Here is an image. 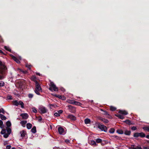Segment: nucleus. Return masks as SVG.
<instances>
[{
    "label": "nucleus",
    "instance_id": "nucleus-1",
    "mask_svg": "<svg viewBox=\"0 0 149 149\" xmlns=\"http://www.w3.org/2000/svg\"><path fill=\"white\" fill-rule=\"evenodd\" d=\"M36 88L35 90V93L38 95H40V92H42V89L40 84L37 81H35Z\"/></svg>",
    "mask_w": 149,
    "mask_h": 149
},
{
    "label": "nucleus",
    "instance_id": "nucleus-2",
    "mask_svg": "<svg viewBox=\"0 0 149 149\" xmlns=\"http://www.w3.org/2000/svg\"><path fill=\"white\" fill-rule=\"evenodd\" d=\"M118 112L120 114L116 115V116L119 118L121 119H123L124 118V116L128 114L127 112L124 110H119Z\"/></svg>",
    "mask_w": 149,
    "mask_h": 149
},
{
    "label": "nucleus",
    "instance_id": "nucleus-3",
    "mask_svg": "<svg viewBox=\"0 0 149 149\" xmlns=\"http://www.w3.org/2000/svg\"><path fill=\"white\" fill-rule=\"evenodd\" d=\"M7 68L5 65L4 63L0 61V73L3 74L5 73Z\"/></svg>",
    "mask_w": 149,
    "mask_h": 149
},
{
    "label": "nucleus",
    "instance_id": "nucleus-4",
    "mask_svg": "<svg viewBox=\"0 0 149 149\" xmlns=\"http://www.w3.org/2000/svg\"><path fill=\"white\" fill-rule=\"evenodd\" d=\"M49 86V90L51 91H52L53 90L55 91H57L58 90V88L56 87L55 85L53 82H50Z\"/></svg>",
    "mask_w": 149,
    "mask_h": 149
},
{
    "label": "nucleus",
    "instance_id": "nucleus-5",
    "mask_svg": "<svg viewBox=\"0 0 149 149\" xmlns=\"http://www.w3.org/2000/svg\"><path fill=\"white\" fill-rule=\"evenodd\" d=\"M12 103L13 104L15 105L18 106V105H20L22 108H24V104L22 101H20L18 102L17 100H14L12 101Z\"/></svg>",
    "mask_w": 149,
    "mask_h": 149
},
{
    "label": "nucleus",
    "instance_id": "nucleus-6",
    "mask_svg": "<svg viewBox=\"0 0 149 149\" xmlns=\"http://www.w3.org/2000/svg\"><path fill=\"white\" fill-rule=\"evenodd\" d=\"M38 110L41 113H45L47 112V109L45 107L40 106L38 108Z\"/></svg>",
    "mask_w": 149,
    "mask_h": 149
},
{
    "label": "nucleus",
    "instance_id": "nucleus-7",
    "mask_svg": "<svg viewBox=\"0 0 149 149\" xmlns=\"http://www.w3.org/2000/svg\"><path fill=\"white\" fill-rule=\"evenodd\" d=\"M98 127L102 131H104L105 132H107V127L103 125L99 124Z\"/></svg>",
    "mask_w": 149,
    "mask_h": 149
},
{
    "label": "nucleus",
    "instance_id": "nucleus-8",
    "mask_svg": "<svg viewBox=\"0 0 149 149\" xmlns=\"http://www.w3.org/2000/svg\"><path fill=\"white\" fill-rule=\"evenodd\" d=\"M68 109L69 111L72 113H74L76 111L75 108L71 105H68Z\"/></svg>",
    "mask_w": 149,
    "mask_h": 149
},
{
    "label": "nucleus",
    "instance_id": "nucleus-9",
    "mask_svg": "<svg viewBox=\"0 0 149 149\" xmlns=\"http://www.w3.org/2000/svg\"><path fill=\"white\" fill-rule=\"evenodd\" d=\"M58 132L60 134H65L63 129L61 127H60L58 129Z\"/></svg>",
    "mask_w": 149,
    "mask_h": 149
},
{
    "label": "nucleus",
    "instance_id": "nucleus-10",
    "mask_svg": "<svg viewBox=\"0 0 149 149\" xmlns=\"http://www.w3.org/2000/svg\"><path fill=\"white\" fill-rule=\"evenodd\" d=\"M20 116L22 117V118L24 119H27L29 116L28 114L26 113L22 114H21Z\"/></svg>",
    "mask_w": 149,
    "mask_h": 149
},
{
    "label": "nucleus",
    "instance_id": "nucleus-11",
    "mask_svg": "<svg viewBox=\"0 0 149 149\" xmlns=\"http://www.w3.org/2000/svg\"><path fill=\"white\" fill-rule=\"evenodd\" d=\"M21 134V136L22 137H24L26 134V132L24 130H22L20 132Z\"/></svg>",
    "mask_w": 149,
    "mask_h": 149
},
{
    "label": "nucleus",
    "instance_id": "nucleus-12",
    "mask_svg": "<svg viewBox=\"0 0 149 149\" xmlns=\"http://www.w3.org/2000/svg\"><path fill=\"white\" fill-rule=\"evenodd\" d=\"M142 129L145 131H147L149 132V126H145L142 127Z\"/></svg>",
    "mask_w": 149,
    "mask_h": 149
},
{
    "label": "nucleus",
    "instance_id": "nucleus-13",
    "mask_svg": "<svg viewBox=\"0 0 149 149\" xmlns=\"http://www.w3.org/2000/svg\"><path fill=\"white\" fill-rule=\"evenodd\" d=\"M12 58L17 63H20V61L15 56H12Z\"/></svg>",
    "mask_w": 149,
    "mask_h": 149
},
{
    "label": "nucleus",
    "instance_id": "nucleus-14",
    "mask_svg": "<svg viewBox=\"0 0 149 149\" xmlns=\"http://www.w3.org/2000/svg\"><path fill=\"white\" fill-rule=\"evenodd\" d=\"M27 121L26 120H23L20 122L21 124L23 127H25V125Z\"/></svg>",
    "mask_w": 149,
    "mask_h": 149
},
{
    "label": "nucleus",
    "instance_id": "nucleus-15",
    "mask_svg": "<svg viewBox=\"0 0 149 149\" xmlns=\"http://www.w3.org/2000/svg\"><path fill=\"white\" fill-rule=\"evenodd\" d=\"M139 137L141 138H143L146 137V134L143 132L139 133Z\"/></svg>",
    "mask_w": 149,
    "mask_h": 149
},
{
    "label": "nucleus",
    "instance_id": "nucleus-16",
    "mask_svg": "<svg viewBox=\"0 0 149 149\" xmlns=\"http://www.w3.org/2000/svg\"><path fill=\"white\" fill-rule=\"evenodd\" d=\"M68 117L70 119L72 120H74L76 119V117L72 115H69Z\"/></svg>",
    "mask_w": 149,
    "mask_h": 149
},
{
    "label": "nucleus",
    "instance_id": "nucleus-17",
    "mask_svg": "<svg viewBox=\"0 0 149 149\" xmlns=\"http://www.w3.org/2000/svg\"><path fill=\"white\" fill-rule=\"evenodd\" d=\"M84 122L86 124H89L91 122V120L87 118L85 119Z\"/></svg>",
    "mask_w": 149,
    "mask_h": 149
},
{
    "label": "nucleus",
    "instance_id": "nucleus-18",
    "mask_svg": "<svg viewBox=\"0 0 149 149\" xmlns=\"http://www.w3.org/2000/svg\"><path fill=\"white\" fill-rule=\"evenodd\" d=\"M66 102L70 104H73L74 103V100H71L70 99H68L67 100Z\"/></svg>",
    "mask_w": 149,
    "mask_h": 149
},
{
    "label": "nucleus",
    "instance_id": "nucleus-19",
    "mask_svg": "<svg viewBox=\"0 0 149 149\" xmlns=\"http://www.w3.org/2000/svg\"><path fill=\"white\" fill-rule=\"evenodd\" d=\"M32 127V125L30 123H28L26 124V127L28 129H31Z\"/></svg>",
    "mask_w": 149,
    "mask_h": 149
},
{
    "label": "nucleus",
    "instance_id": "nucleus-20",
    "mask_svg": "<svg viewBox=\"0 0 149 149\" xmlns=\"http://www.w3.org/2000/svg\"><path fill=\"white\" fill-rule=\"evenodd\" d=\"M0 118L2 120H5L6 119V116L1 114H0Z\"/></svg>",
    "mask_w": 149,
    "mask_h": 149
},
{
    "label": "nucleus",
    "instance_id": "nucleus-21",
    "mask_svg": "<svg viewBox=\"0 0 149 149\" xmlns=\"http://www.w3.org/2000/svg\"><path fill=\"white\" fill-rule=\"evenodd\" d=\"M90 143L92 145L96 146H97V144L96 142L93 140L91 141L90 142Z\"/></svg>",
    "mask_w": 149,
    "mask_h": 149
},
{
    "label": "nucleus",
    "instance_id": "nucleus-22",
    "mask_svg": "<svg viewBox=\"0 0 149 149\" xmlns=\"http://www.w3.org/2000/svg\"><path fill=\"white\" fill-rule=\"evenodd\" d=\"M31 131L32 132L34 133H36V127L35 126L33 127L31 129Z\"/></svg>",
    "mask_w": 149,
    "mask_h": 149
},
{
    "label": "nucleus",
    "instance_id": "nucleus-23",
    "mask_svg": "<svg viewBox=\"0 0 149 149\" xmlns=\"http://www.w3.org/2000/svg\"><path fill=\"white\" fill-rule=\"evenodd\" d=\"M134 145H131V149L132 148L133 149H142L140 147H136L134 148Z\"/></svg>",
    "mask_w": 149,
    "mask_h": 149
},
{
    "label": "nucleus",
    "instance_id": "nucleus-24",
    "mask_svg": "<svg viewBox=\"0 0 149 149\" xmlns=\"http://www.w3.org/2000/svg\"><path fill=\"white\" fill-rule=\"evenodd\" d=\"M124 133L127 135H130V131L125 130V131Z\"/></svg>",
    "mask_w": 149,
    "mask_h": 149
},
{
    "label": "nucleus",
    "instance_id": "nucleus-25",
    "mask_svg": "<svg viewBox=\"0 0 149 149\" xmlns=\"http://www.w3.org/2000/svg\"><path fill=\"white\" fill-rule=\"evenodd\" d=\"M6 125L8 127H10L11 125V123L9 121H7L6 123Z\"/></svg>",
    "mask_w": 149,
    "mask_h": 149
},
{
    "label": "nucleus",
    "instance_id": "nucleus-26",
    "mask_svg": "<svg viewBox=\"0 0 149 149\" xmlns=\"http://www.w3.org/2000/svg\"><path fill=\"white\" fill-rule=\"evenodd\" d=\"M4 126L3 121L1 120H0V127L3 128L4 127Z\"/></svg>",
    "mask_w": 149,
    "mask_h": 149
},
{
    "label": "nucleus",
    "instance_id": "nucleus-27",
    "mask_svg": "<svg viewBox=\"0 0 149 149\" xmlns=\"http://www.w3.org/2000/svg\"><path fill=\"white\" fill-rule=\"evenodd\" d=\"M116 108L113 106H111L110 107V109L111 111H115L116 110Z\"/></svg>",
    "mask_w": 149,
    "mask_h": 149
},
{
    "label": "nucleus",
    "instance_id": "nucleus-28",
    "mask_svg": "<svg viewBox=\"0 0 149 149\" xmlns=\"http://www.w3.org/2000/svg\"><path fill=\"white\" fill-rule=\"evenodd\" d=\"M139 133L138 132H136L134 134V137H139Z\"/></svg>",
    "mask_w": 149,
    "mask_h": 149
},
{
    "label": "nucleus",
    "instance_id": "nucleus-29",
    "mask_svg": "<svg viewBox=\"0 0 149 149\" xmlns=\"http://www.w3.org/2000/svg\"><path fill=\"white\" fill-rule=\"evenodd\" d=\"M96 142L97 143H100L102 142V140L100 139H97L95 140Z\"/></svg>",
    "mask_w": 149,
    "mask_h": 149
},
{
    "label": "nucleus",
    "instance_id": "nucleus-30",
    "mask_svg": "<svg viewBox=\"0 0 149 149\" xmlns=\"http://www.w3.org/2000/svg\"><path fill=\"white\" fill-rule=\"evenodd\" d=\"M73 104L77 105H80L81 104L79 102H77L74 100V103Z\"/></svg>",
    "mask_w": 149,
    "mask_h": 149
},
{
    "label": "nucleus",
    "instance_id": "nucleus-31",
    "mask_svg": "<svg viewBox=\"0 0 149 149\" xmlns=\"http://www.w3.org/2000/svg\"><path fill=\"white\" fill-rule=\"evenodd\" d=\"M7 133H8L9 135L10 134L11 132V130L10 128H8V130H7Z\"/></svg>",
    "mask_w": 149,
    "mask_h": 149
},
{
    "label": "nucleus",
    "instance_id": "nucleus-32",
    "mask_svg": "<svg viewBox=\"0 0 149 149\" xmlns=\"http://www.w3.org/2000/svg\"><path fill=\"white\" fill-rule=\"evenodd\" d=\"M52 95L56 97H58L60 99H61V98H62V96L61 95H54L53 94H52Z\"/></svg>",
    "mask_w": 149,
    "mask_h": 149
},
{
    "label": "nucleus",
    "instance_id": "nucleus-33",
    "mask_svg": "<svg viewBox=\"0 0 149 149\" xmlns=\"http://www.w3.org/2000/svg\"><path fill=\"white\" fill-rule=\"evenodd\" d=\"M6 132V130L5 129H3L1 132V133L2 134H3Z\"/></svg>",
    "mask_w": 149,
    "mask_h": 149
},
{
    "label": "nucleus",
    "instance_id": "nucleus-34",
    "mask_svg": "<svg viewBox=\"0 0 149 149\" xmlns=\"http://www.w3.org/2000/svg\"><path fill=\"white\" fill-rule=\"evenodd\" d=\"M18 70H19V72H22V73L24 74L26 73L27 72V71H26L25 70L24 71L20 69H18Z\"/></svg>",
    "mask_w": 149,
    "mask_h": 149
},
{
    "label": "nucleus",
    "instance_id": "nucleus-35",
    "mask_svg": "<svg viewBox=\"0 0 149 149\" xmlns=\"http://www.w3.org/2000/svg\"><path fill=\"white\" fill-rule=\"evenodd\" d=\"M32 111L33 112L35 113H36L37 112V110L35 107H33L32 108Z\"/></svg>",
    "mask_w": 149,
    "mask_h": 149
},
{
    "label": "nucleus",
    "instance_id": "nucleus-36",
    "mask_svg": "<svg viewBox=\"0 0 149 149\" xmlns=\"http://www.w3.org/2000/svg\"><path fill=\"white\" fill-rule=\"evenodd\" d=\"M9 134L8 133H6V132L3 134V137L5 138H7L9 136Z\"/></svg>",
    "mask_w": 149,
    "mask_h": 149
},
{
    "label": "nucleus",
    "instance_id": "nucleus-37",
    "mask_svg": "<svg viewBox=\"0 0 149 149\" xmlns=\"http://www.w3.org/2000/svg\"><path fill=\"white\" fill-rule=\"evenodd\" d=\"M4 47L5 49L6 50H8V51H10V50H10V48H9V47H7V46H5Z\"/></svg>",
    "mask_w": 149,
    "mask_h": 149
},
{
    "label": "nucleus",
    "instance_id": "nucleus-38",
    "mask_svg": "<svg viewBox=\"0 0 149 149\" xmlns=\"http://www.w3.org/2000/svg\"><path fill=\"white\" fill-rule=\"evenodd\" d=\"M124 122H125L126 123L130 125V121L128 120H125Z\"/></svg>",
    "mask_w": 149,
    "mask_h": 149
},
{
    "label": "nucleus",
    "instance_id": "nucleus-39",
    "mask_svg": "<svg viewBox=\"0 0 149 149\" xmlns=\"http://www.w3.org/2000/svg\"><path fill=\"white\" fill-rule=\"evenodd\" d=\"M137 129V128L136 126L131 127V130H135Z\"/></svg>",
    "mask_w": 149,
    "mask_h": 149
},
{
    "label": "nucleus",
    "instance_id": "nucleus-40",
    "mask_svg": "<svg viewBox=\"0 0 149 149\" xmlns=\"http://www.w3.org/2000/svg\"><path fill=\"white\" fill-rule=\"evenodd\" d=\"M12 97L11 95H8L7 97V99L8 100H11L12 99Z\"/></svg>",
    "mask_w": 149,
    "mask_h": 149
},
{
    "label": "nucleus",
    "instance_id": "nucleus-41",
    "mask_svg": "<svg viewBox=\"0 0 149 149\" xmlns=\"http://www.w3.org/2000/svg\"><path fill=\"white\" fill-rule=\"evenodd\" d=\"M117 132L119 134H122L123 133V131L120 130H118Z\"/></svg>",
    "mask_w": 149,
    "mask_h": 149
},
{
    "label": "nucleus",
    "instance_id": "nucleus-42",
    "mask_svg": "<svg viewBox=\"0 0 149 149\" xmlns=\"http://www.w3.org/2000/svg\"><path fill=\"white\" fill-rule=\"evenodd\" d=\"M114 131H115L112 128V129H111L110 130L109 132L111 133H113L114 132Z\"/></svg>",
    "mask_w": 149,
    "mask_h": 149
},
{
    "label": "nucleus",
    "instance_id": "nucleus-43",
    "mask_svg": "<svg viewBox=\"0 0 149 149\" xmlns=\"http://www.w3.org/2000/svg\"><path fill=\"white\" fill-rule=\"evenodd\" d=\"M4 83L3 81H0V86H4Z\"/></svg>",
    "mask_w": 149,
    "mask_h": 149
},
{
    "label": "nucleus",
    "instance_id": "nucleus-44",
    "mask_svg": "<svg viewBox=\"0 0 149 149\" xmlns=\"http://www.w3.org/2000/svg\"><path fill=\"white\" fill-rule=\"evenodd\" d=\"M31 79L32 80L34 81L35 82L36 81H37L36 80V77H35L34 76L32 77L31 78Z\"/></svg>",
    "mask_w": 149,
    "mask_h": 149
},
{
    "label": "nucleus",
    "instance_id": "nucleus-45",
    "mask_svg": "<svg viewBox=\"0 0 149 149\" xmlns=\"http://www.w3.org/2000/svg\"><path fill=\"white\" fill-rule=\"evenodd\" d=\"M33 96V95L31 94H29L28 95V97L29 98H32Z\"/></svg>",
    "mask_w": 149,
    "mask_h": 149
},
{
    "label": "nucleus",
    "instance_id": "nucleus-46",
    "mask_svg": "<svg viewBox=\"0 0 149 149\" xmlns=\"http://www.w3.org/2000/svg\"><path fill=\"white\" fill-rule=\"evenodd\" d=\"M54 115L56 116H60V114L58 112H56L54 113Z\"/></svg>",
    "mask_w": 149,
    "mask_h": 149
},
{
    "label": "nucleus",
    "instance_id": "nucleus-47",
    "mask_svg": "<svg viewBox=\"0 0 149 149\" xmlns=\"http://www.w3.org/2000/svg\"><path fill=\"white\" fill-rule=\"evenodd\" d=\"M103 122L105 123H108L109 121L107 119L105 118L104 119Z\"/></svg>",
    "mask_w": 149,
    "mask_h": 149
},
{
    "label": "nucleus",
    "instance_id": "nucleus-48",
    "mask_svg": "<svg viewBox=\"0 0 149 149\" xmlns=\"http://www.w3.org/2000/svg\"><path fill=\"white\" fill-rule=\"evenodd\" d=\"M11 146L10 145H7L6 146V149H10Z\"/></svg>",
    "mask_w": 149,
    "mask_h": 149
},
{
    "label": "nucleus",
    "instance_id": "nucleus-49",
    "mask_svg": "<svg viewBox=\"0 0 149 149\" xmlns=\"http://www.w3.org/2000/svg\"><path fill=\"white\" fill-rule=\"evenodd\" d=\"M104 113L103 114L105 115H109L108 112L106 111H104Z\"/></svg>",
    "mask_w": 149,
    "mask_h": 149
},
{
    "label": "nucleus",
    "instance_id": "nucleus-50",
    "mask_svg": "<svg viewBox=\"0 0 149 149\" xmlns=\"http://www.w3.org/2000/svg\"><path fill=\"white\" fill-rule=\"evenodd\" d=\"M38 121L39 122H40L42 120V118L41 116H39L38 117Z\"/></svg>",
    "mask_w": 149,
    "mask_h": 149
},
{
    "label": "nucleus",
    "instance_id": "nucleus-51",
    "mask_svg": "<svg viewBox=\"0 0 149 149\" xmlns=\"http://www.w3.org/2000/svg\"><path fill=\"white\" fill-rule=\"evenodd\" d=\"M26 67H27L30 70L31 69V65H26Z\"/></svg>",
    "mask_w": 149,
    "mask_h": 149
},
{
    "label": "nucleus",
    "instance_id": "nucleus-52",
    "mask_svg": "<svg viewBox=\"0 0 149 149\" xmlns=\"http://www.w3.org/2000/svg\"><path fill=\"white\" fill-rule=\"evenodd\" d=\"M63 112V111L61 110H60L57 111V112L59 113V114H61Z\"/></svg>",
    "mask_w": 149,
    "mask_h": 149
},
{
    "label": "nucleus",
    "instance_id": "nucleus-53",
    "mask_svg": "<svg viewBox=\"0 0 149 149\" xmlns=\"http://www.w3.org/2000/svg\"><path fill=\"white\" fill-rule=\"evenodd\" d=\"M65 141L67 143H70V141L68 139H66Z\"/></svg>",
    "mask_w": 149,
    "mask_h": 149
},
{
    "label": "nucleus",
    "instance_id": "nucleus-54",
    "mask_svg": "<svg viewBox=\"0 0 149 149\" xmlns=\"http://www.w3.org/2000/svg\"><path fill=\"white\" fill-rule=\"evenodd\" d=\"M1 112L3 114H4L5 111L3 109H2L1 110Z\"/></svg>",
    "mask_w": 149,
    "mask_h": 149
},
{
    "label": "nucleus",
    "instance_id": "nucleus-55",
    "mask_svg": "<svg viewBox=\"0 0 149 149\" xmlns=\"http://www.w3.org/2000/svg\"><path fill=\"white\" fill-rule=\"evenodd\" d=\"M143 148L144 149H149V146L144 147Z\"/></svg>",
    "mask_w": 149,
    "mask_h": 149
},
{
    "label": "nucleus",
    "instance_id": "nucleus-56",
    "mask_svg": "<svg viewBox=\"0 0 149 149\" xmlns=\"http://www.w3.org/2000/svg\"><path fill=\"white\" fill-rule=\"evenodd\" d=\"M114 137L116 139H120V138L119 137H118V136H114Z\"/></svg>",
    "mask_w": 149,
    "mask_h": 149
},
{
    "label": "nucleus",
    "instance_id": "nucleus-57",
    "mask_svg": "<svg viewBox=\"0 0 149 149\" xmlns=\"http://www.w3.org/2000/svg\"><path fill=\"white\" fill-rule=\"evenodd\" d=\"M61 99L63 100H65V97L64 96H62V98H61Z\"/></svg>",
    "mask_w": 149,
    "mask_h": 149
},
{
    "label": "nucleus",
    "instance_id": "nucleus-58",
    "mask_svg": "<svg viewBox=\"0 0 149 149\" xmlns=\"http://www.w3.org/2000/svg\"><path fill=\"white\" fill-rule=\"evenodd\" d=\"M104 119L105 118H100V120L102 121L103 122Z\"/></svg>",
    "mask_w": 149,
    "mask_h": 149
},
{
    "label": "nucleus",
    "instance_id": "nucleus-59",
    "mask_svg": "<svg viewBox=\"0 0 149 149\" xmlns=\"http://www.w3.org/2000/svg\"><path fill=\"white\" fill-rule=\"evenodd\" d=\"M146 136V138H147V139H149V134L148 135H147Z\"/></svg>",
    "mask_w": 149,
    "mask_h": 149
},
{
    "label": "nucleus",
    "instance_id": "nucleus-60",
    "mask_svg": "<svg viewBox=\"0 0 149 149\" xmlns=\"http://www.w3.org/2000/svg\"><path fill=\"white\" fill-rule=\"evenodd\" d=\"M36 74L37 75H39L40 76V74L39 73H36Z\"/></svg>",
    "mask_w": 149,
    "mask_h": 149
},
{
    "label": "nucleus",
    "instance_id": "nucleus-61",
    "mask_svg": "<svg viewBox=\"0 0 149 149\" xmlns=\"http://www.w3.org/2000/svg\"><path fill=\"white\" fill-rule=\"evenodd\" d=\"M61 90L62 91H65V89L63 88V89H61Z\"/></svg>",
    "mask_w": 149,
    "mask_h": 149
},
{
    "label": "nucleus",
    "instance_id": "nucleus-62",
    "mask_svg": "<svg viewBox=\"0 0 149 149\" xmlns=\"http://www.w3.org/2000/svg\"><path fill=\"white\" fill-rule=\"evenodd\" d=\"M100 110H101V111H103V112H104V111L102 109H100Z\"/></svg>",
    "mask_w": 149,
    "mask_h": 149
},
{
    "label": "nucleus",
    "instance_id": "nucleus-63",
    "mask_svg": "<svg viewBox=\"0 0 149 149\" xmlns=\"http://www.w3.org/2000/svg\"><path fill=\"white\" fill-rule=\"evenodd\" d=\"M147 141V143H149V140H147V141Z\"/></svg>",
    "mask_w": 149,
    "mask_h": 149
},
{
    "label": "nucleus",
    "instance_id": "nucleus-64",
    "mask_svg": "<svg viewBox=\"0 0 149 149\" xmlns=\"http://www.w3.org/2000/svg\"><path fill=\"white\" fill-rule=\"evenodd\" d=\"M11 149H16L15 148L13 147Z\"/></svg>",
    "mask_w": 149,
    "mask_h": 149
}]
</instances>
